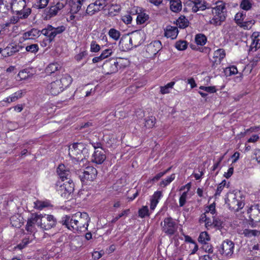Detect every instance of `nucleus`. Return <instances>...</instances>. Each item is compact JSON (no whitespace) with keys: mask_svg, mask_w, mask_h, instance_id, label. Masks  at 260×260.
I'll use <instances>...</instances> for the list:
<instances>
[{"mask_svg":"<svg viewBox=\"0 0 260 260\" xmlns=\"http://www.w3.org/2000/svg\"><path fill=\"white\" fill-rule=\"evenodd\" d=\"M120 35L121 34L120 31L114 28L110 29L108 31V35L109 37L115 41L119 40Z\"/></svg>","mask_w":260,"mask_h":260,"instance_id":"c9c22d12","label":"nucleus"},{"mask_svg":"<svg viewBox=\"0 0 260 260\" xmlns=\"http://www.w3.org/2000/svg\"><path fill=\"white\" fill-rule=\"evenodd\" d=\"M195 41L198 45L203 46L206 44L207 42V38L203 34H197L195 37Z\"/></svg>","mask_w":260,"mask_h":260,"instance_id":"e433bc0d","label":"nucleus"},{"mask_svg":"<svg viewBox=\"0 0 260 260\" xmlns=\"http://www.w3.org/2000/svg\"><path fill=\"white\" fill-rule=\"evenodd\" d=\"M101 49L100 46L96 43L95 41H92L90 45V51L92 52H97Z\"/></svg>","mask_w":260,"mask_h":260,"instance_id":"bf43d9fd","label":"nucleus"},{"mask_svg":"<svg viewBox=\"0 0 260 260\" xmlns=\"http://www.w3.org/2000/svg\"><path fill=\"white\" fill-rule=\"evenodd\" d=\"M225 56V52L224 49H218L215 51L213 54V58L214 60H213L212 66L216 67L217 65L220 64L221 60Z\"/></svg>","mask_w":260,"mask_h":260,"instance_id":"4be33fe9","label":"nucleus"},{"mask_svg":"<svg viewBox=\"0 0 260 260\" xmlns=\"http://www.w3.org/2000/svg\"><path fill=\"white\" fill-rule=\"evenodd\" d=\"M130 212L129 209H126L122 211V213L119 214L117 216L114 217L112 220L111 223H113L117 221L120 218L122 217L124 215H127Z\"/></svg>","mask_w":260,"mask_h":260,"instance_id":"4d7b16f0","label":"nucleus"},{"mask_svg":"<svg viewBox=\"0 0 260 260\" xmlns=\"http://www.w3.org/2000/svg\"><path fill=\"white\" fill-rule=\"evenodd\" d=\"M231 198V199H227L225 201L231 210L238 211L240 209L243 208L244 203L237 200L235 194H232Z\"/></svg>","mask_w":260,"mask_h":260,"instance_id":"f8f14e48","label":"nucleus"},{"mask_svg":"<svg viewBox=\"0 0 260 260\" xmlns=\"http://www.w3.org/2000/svg\"><path fill=\"white\" fill-rule=\"evenodd\" d=\"M224 72L226 76H231L236 74L238 73V70L235 66H233L226 68L224 70Z\"/></svg>","mask_w":260,"mask_h":260,"instance_id":"603ef678","label":"nucleus"},{"mask_svg":"<svg viewBox=\"0 0 260 260\" xmlns=\"http://www.w3.org/2000/svg\"><path fill=\"white\" fill-rule=\"evenodd\" d=\"M65 30L66 27L63 25L54 27L48 24L46 27L41 30V34L47 37L46 41L50 44L54 41V38L57 35L61 34Z\"/></svg>","mask_w":260,"mask_h":260,"instance_id":"423d86ee","label":"nucleus"},{"mask_svg":"<svg viewBox=\"0 0 260 260\" xmlns=\"http://www.w3.org/2000/svg\"><path fill=\"white\" fill-rule=\"evenodd\" d=\"M40 227L43 230H49L57 226L56 219L52 215L40 214Z\"/></svg>","mask_w":260,"mask_h":260,"instance_id":"0eeeda50","label":"nucleus"},{"mask_svg":"<svg viewBox=\"0 0 260 260\" xmlns=\"http://www.w3.org/2000/svg\"><path fill=\"white\" fill-rule=\"evenodd\" d=\"M94 3L96 7L100 9V11L105 7V0H96Z\"/></svg>","mask_w":260,"mask_h":260,"instance_id":"0e129e2a","label":"nucleus"},{"mask_svg":"<svg viewBox=\"0 0 260 260\" xmlns=\"http://www.w3.org/2000/svg\"><path fill=\"white\" fill-rule=\"evenodd\" d=\"M170 9L174 12L177 13L182 9V3L180 0H170Z\"/></svg>","mask_w":260,"mask_h":260,"instance_id":"c85d7f7f","label":"nucleus"},{"mask_svg":"<svg viewBox=\"0 0 260 260\" xmlns=\"http://www.w3.org/2000/svg\"><path fill=\"white\" fill-rule=\"evenodd\" d=\"M22 47L21 45H15L11 47H7L4 51L7 52V56H10L13 55L15 53L19 52Z\"/></svg>","mask_w":260,"mask_h":260,"instance_id":"c756f323","label":"nucleus"},{"mask_svg":"<svg viewBox=\"0 0 260 260\" xmlns=\"http://www.w3.org/2000/svg\"><path fill=\"white\" fill-rule=\"evenodd\" d=\"M187 47V42L185 41L180 40L176 42L175 44V47L178 50H184Z\"/></svg>","mask_w":260,"mask_h":260,"instance_id":"8fccbe9b","label":"nucleus"},{"mask_svg":"<svg viewBox=\"0 0 260 260\" xmlns=\"http://www.w3.org/2000/svg\"><path fill=\"white\" fill-rule=\"evenodd\" d=\"M162 231L166 234L172 236L177 230V224L171 217H166L164 219V224L161 223Z\"/></svg>","mask_w":260,"mask_h":260,"instance_id":"9d476101","label":"nucleus"},{"mask_svg":"<svg viewBox=\"0 0 260 260\" xmlns=\"http://www.w3.org/2000/svg\"><path fill=\"white\" fill-rule=\"evenodd\" d=\"M90 144H91L95 150H96V149L98 148H101L102 150H103V144L100 142H94L93 141H90Z\"/></svg>","mask_w":260,"mask_h":260,"instance_id":"338daca9","label":"nucleus"},{"mask_svg":"<svg viewBox=\"0 0 260 260\" xmlns=\"http://www.w3.org/2000/svg\"><path fill=\"white\" fill-rule=\"evenodd\" d=\"M25 50L27 52H30L31 53H36L39 50V46L38 44H31L26 46Z\"/></svg>","mask_w":260,"mask_h":260,"instance_id":"6e6d98bb","label":"nucleus"},{"mask_svg":"<svg viewBox=\"0 0 260 260\" xmlns=\"http://www.w3.org/2000/svg\"><path fill=\"white\" fill-rule=\"evenodd\" d=\"M29 242L30 241L28 238H24L22 239V241L15 247V248H18L21 250L25 247Z\"/></svg>","mask_w":260,"mask_h":260,"instance_id":"5fc2aeb1","label":"nucleus"},{"mask_svg":"<svg viewBox=\"0 0 260 260\" xmlns=\"http://www.w3.org/2000/svg\"><path fill=\"white\" fill-rule=\"evenodd\" d=\"M252 42L250 46L251 50L253 48L256 51L258 48H260V32H254L251 35Z\"/></svg>","mask_w":260,"mask_h":260,"instance_id":"393cba45","label":"nucleus"},{"mask_svg":"<svg viewBox=\"0 0 260 260\" xmlns=\"http://www.w3.org/2000/svg\"><path fill=\"white\" fill-rule=\"evenodd\" d=\"M175 82L172 81L164 86H160V93L163 94L169 93V89L172 88Z\"/></svg>","mask_w":260,"mask_h":260,"instance_id":"37998d69","label":"nucleus"},{"mask_svg":"<svg viewBox=\"0 0 260 260\" xmlns=\"http://www.w3.org/2000/svg\"><path fill=\"white\" fill-rule=\"evenodd\" d=\"M164 176L163 173L162 172H160L157 174L154 177L152 178H150L148 180V182L150 183H153L157 181L159 179Z\"/></svg>","mask_w":260,"mask_h":260,"instance_id":"680f3d73","label":"nucleus"},{"mask_svg":"<svg viewBox=\"0 0 260 260\" xmlns=\"http://www.w3.org/2000/svg\"><path fill=\"white\" fill-rule=\"evenodd\" d=\"M259 131H260V126H252L246 129L244 132H241L240 135H241L242 137H244L247 134H249L254 132H258Z\"/></svg>","mask_w":260,"mask_h":260,"instance_id":"864d4df0","label":"nucleus"},{"mask_svg":"<svg viewBox=\"0 0 260 260\" xmlns=\"http://www.w3.org/2000/svg\"><path fill=\"white\" fill-rule=\"evenodd\" d=\"M216 5L212 9V13L214 17L210 21V23L216 26L221 25L222 22L225 20L226 11L225 4L223 2L218 1L216 2Z\"/></svg>","mask_w":260,"mask_h":260,"instance_id":"f03ea898","label":"nucleus"},{"mask_svg":"<svg viewBox=\"0 0 260 260\" xmlns=\"http://www.w3.org/2000/svg\"><path fill=\"white\" fill-rule=\"evenodd\" d=\"M55 185L56 190L60 192L61 196L63 197H66L67 195H70L74 190V183L71 179H69L63 184H60L59 182H57Z\"/></svg>","mask_w":260,"mask_h":260,"instance_id":"1a4fd4ad","label":"nucleus"},{"mask_svg":"<svg viewBox=\"0 0 260 260\" xmlns=\"http://www.w3.org/2000/svg\"><path fill=\"white\" fill-rule=\"evenodd\" d=\"M88 55V52L87 51H83L80 52L79 54L76 55L75 56V58L76 60L79 61L81 59H82L84 57Z\"/></svg>","mask_w":260,"mask_h":260,"instance_id":"052dcab7","label":"nucleus"},{"mask_svg":"<svg viewBox=\"0 0 260 260\" xmlns=\"http://www.w3.org/2000/svg\"><path fill=\"white\" fill-rule=\"evenodd\" d=\"M202 248L206 252L209 253H212L213 252V247L207 243L204 244Z\"/></svg>","mask_w":260,"mask_h":260,"instance_id":"774afa93","label":"nucleus"},{"mask_svg":"<svg viewBox=\"0 0 260 260\" xmlns=\"http://www.w3.org/2000/svg\"><path fill=\"white\" fill-rule=\"evenodd\" d=\"M56 172L62 181L66 179H70L71 172L63 164H60L58 166Z\"/></svg>","mask_w":260,"mask_h":260,"instance_id":"a211bd4d","label":"nucleus"},{"mask_svg":"<svg viewBox=\"0 0 260 260\" xmlns=\"http://www.w3.org/2000/svg\"><path fill=\"white\" fill-rule=\"evenodd\" d=\"M112 53V50L110 49H107L104 50L101 54L103 57L105 59L110 56Z\"/></svg>","mask_w":260,"mask_h":260,"instance_id":"69168bd1","label":"nucleus"},{"mask_svg":"<svg viewBox=\"0 0 260 260\" xmlns=\"http://www.w3.org/2000/svg\"><path fill=\"white\" fill-rule=\"evenodd\" d=\"M149 15L144 13H139L137 17V23L138 24H142L144 23L147 20H148Z\"/></svg>","mask_w":260,"mask_h":260,"instance_id":"4c0bfd02","label":"nucleus"},{"mask_svg":"<svg viewBox=\"0 0 260 260\" xmlns=\"http://www.w3.org/2000/svg\"><path fill=\"white\" fill-rule=\"evenodd\" d=\"M250 210L251 213L249 216L250 222L249 224L252 227H255L256 223L260 222V205L254 204L250 207Z\"/></svg>","mask_w":260,"mask_h":260,"instance_id":"9b49d317","label":"nucleus"},{"mask_svg":"<svg viewBox=\"0 0 260 260\" xmlns=\"http://www.w3.org/2000/svg\"><path fill=\"white\" fill-rule=\"evenodd\" d=\"M88 149L86 148V145L83 143H74L69 147V155L78 161L83 160L88 156Z\"/></svg>","mask_w":260,"mask_h":260,"instance_id":"7ed1b4c3","label":"nucleus"},{"mask_svg":"<svg viewBox=\"0 0 260 260\" xmlns=\"http://www.w3.org/2000/svg\"><path fill=\"white\" fill-rule=\"evenodd\" d=\"M138 214L139 216L142 218H144L146 216H149V213L148 206H143L141 209L139 210Z\"/></svg>","mask_w":260,"mask_h":260,"instance_id":"49530a36","label":"nucleus"},{"mask_svg":"<svg viewBox=\"0 0 260 260\" xmlns=\"http://www.w3.org/2000/svg\"><path fill=\"white\" fill-rule=\"evenodd\" d=\"M118 62L115 59L106 60L103 64V68L107 71V74H111L116 73L118 69Z\"/></svg>","mask_w":260,"mask_h":260,"instance_id":"dca6fc26","label":"nucleus"},{"mask_svg":"<svg viewBox=\"0 0 260 260\" xmlns=\"http://www.w3.org/2000/svg\"><path fill=\"white\" fill-rule=\"evenodd\" d=\"M187 196V191H185L182 193L179 198V206L183 207L186 202V198Z\"/></svg>","mask_w":260,"mask_h":260,"instance_id":"13d9d810","label":"nucleus"},{"mask_svg":"<svg viewBox=\"0 0 260 260\" xmlns=\"http://www.w3.org/2000/svg\"><path fill=\"white\" fill-rule=\"evenodd\" d=\"M243 234L247 238H251L253 236H258L260 235V231L256 230H250L246 229L243 230Z\"/></svg>","mask_w":260,"mask_h":260,"instance_id":"473e14b6","label":"nucleus"},{"mask_svg":"<svg viewBox=\"0 0 260 260\" xmlns=\"http://www.w3.org/2000/svg\"><path fill=\"white\" fill-rule=\"evenodd\" d=\"M189 21L184 16H181L177 20L176 24L180 28H184L188 26Z\"/></svg>","mask_w":260,"mask_h":260,"instance_id":"2f4dec72","label":"nucleus"},{"mask_svg":"<svg viewBox=\"0 0 260 260\" xmlns=\"http://www.w3.org/2000/svg\"><path fill=\"white\" fill-rule=\"evenodd\" d=\"M162 48L161 43L160 41H154L148 44L146 48V51L150 55H156Z\"/></svg>","mask_w":260,"mask_h":260,"instance_id":"f3484780","label":"nucleus"},{"mask_svg":"<svg viewBox=\"0 0 260 260\" xmlns=\"http://www.w3.org/2000/svg\"><path fill=\"white\" fill-rule=\"evenodd\" d=\"M64 7L62 3H57L56 5L51 6L49 9H46L44 14L45 15V18L47 20L56 16L59 10H60Z\"/></svg>","mask_w":260,"mask_h":260,"instance_id":"4468645a","label":"nucleus"},{"mask_svg":"<svg viewBox=\"0 0 260 260\" xmlns=\"http://www.w3.org/2000/svg\"><path fill=\"white\" fill-rule=\"evenodd\" d=\"M82 3H76L71 2V11L73 14H76L79 11L82 6Z\"/></svg>","mask_w":260,"mask_h":260,"instance_id":"09e8293b","label":"nucleus"},{"mask_svg":"<svg viewBox=\"0 0 260 260\" xmlns=\"http://www.w3.org/2000/svg\"><path fill=\"white\" fill-rule=\"evenodd\" d=\"M90 218L86 212H77L74 215V232H85L87 230Z\"/></svg>","mask_w":260,"mask_h":260,"instance_id":"20e7f679","label":"nucleus"},{"mask_svg":"<svg viewBox=\"0 0 260 260\" xmlns=\"http://www.w3.org/2000/svg\"><path fill=\"white\" fill-rule=\"evenodd\" d=\"M215 203H213L212 204H210L208 207V210L206 211V213L210 212L212 214H214L216 212V209H215Z\"/></svg>","mask_w":260,"mask_h":260,"instance_id":"e2e57ef3","label":"nucleus"},{"mask_svg":"<svg viewBox=\"0 0 260 260\" xmlns=\"http://www.w3.org/2000/svg\"><path fill=\"white\" fill-rule=\"evenodd\" d=\"M210 240V237L207 232H201L198 238L199 242L205 244H206V242Z\"/></svg>","mask_w":260,"mask_h":260,"instance_id":"ea45409f","label":"nucleus"},{"mask_svg":"<svg viewBox=\"0 0 260 260\" xmlns=\"http://www.w3.org/2000/svg\"><path fill=\"white\" fill-rule=\"evenodd\" d=\"M49 0H37V3L33 5L37 9L45 8L48 4Z\"/></svg>","mask_w":260,"mask_h":260,"instance_id":"de8ad7c7","label":"nucleus"},{"mask_svg":"<svg viewBox=\"0 0 260 260\" xmlns=\"http://www.w3.org/2000/svg\"><path fill=\"white\" fill-rule=\"evenodd\" d=\"M141 38V35L140 33L138 31H136L135 32H133V38L129 37V38H125L124 39H121L119 41V45H120V44L123 45L124 41L128 42L129 44H126L125 49H129L133 47V39H134L135 41L136 40H137Z\"/></svg>","mask_w":260,"mask_h":260,"instance_id":"5701e85b","label":"nucleus"},{"mask_svg":"<svg viewBox=\"0 0 260 260\" xmlns=\"http://www.w3.org/2000/svg\"><path fill=\"white\" fill-rule=\"evenodd\" d=\"M40 215H35L34 217L29 218L27 220L25 229L27 231L32 232L34 230L35 225L40 227Z\"/></svg>","mask_w":260,"mask_h":260,"instance_id":"6ab92c4d","label":"nucleus"},{"mask_svg":"<svg viewBox=\"0 0 260 260\" xmlns=\"http://www.w3.org/2000/svg\"><path fill=\"white\" fill-rule=\"evenodd\" d=\"M72 82V77L66 74L62 75L60 79L53 81L48 85L47 90L51 94L57 95L67 88Z\"/></svg>","mask_w":260,"mask_h":260,"instance_id":"f257e3e1","label":"nucleus"},{"mask_svg":"<svg viewBox=\"0 0 260 260\" xmlns=\"http://www.w3.org/2000/svg\"><path fill=\"white\" fill-rule=\"evenodd\" d=\"M178 34V28L176 26L168 25L165 29V36L172 39H175Z\"/></svg>","mask_w":260,"mask_h":260,"instance_id":"b1692460","label":"nucleus"},{"mask_svg":"<svg viewBox=\"0 0 260 260\" xmlns=\"http://www.w3.org/2000/svg\"><path fill=\"white\" fill-rule=\"evenodd\" d=\"M73 220L74 215L72 216L65 215L62 216L58 221L57 227L58 228V225L61 224L62 226L74 232Z\"/></svg>","mask_w":260,"mask_h":260,"instance_id":"2eb2a0df","label":"nucleus"},{"mask_svg":"<svg viewBox=\"0 0 260 260\" xmlns=\"http://www.w3.org/2000/svg\"><path fill=\"white\" fill-rule=\"evenodd\" d=\"M213 227L218 230H220L223 228V221L219 217H213Z\"/></svg>","mask_w":260,"mask_h":260,"instance_id":"a18cd8bd","label":"nucleus"},{"mask_svg":"<svg viewBox=\"0 0 260 260\" xmlns=\"http://www.w3.org/2000/svg\"><path fill=\"white\" fill-rule=\"evenodd\" d=\"M98 171L93 167L88 166L79 174V178L83 183L87 184L93 181L96 177Z\"/></svg>","mask_w":260,"mask_h":260,"instance_id":"6e6552de","label":"nucleus"},{"mask_svg":"<svg viewBox=\"0 0 260 260\" xmlns=\"http://www.w3.org/2000/svg\"><path fill=\"white\" fill-rule=\"evenodd\" d=\"M245 18L246 13L244 12H240L236 14L234 20L236 24L238 26H240L244 21Z\"/></svg>","mask_w":260,"mask_h":260,"instance_id":"72a5a7b5","label":"nucleus"},{"mask_svg":"<svg viewBox=\"0 0 260 260\" xmlns=\"http://www.w3.org/2000/svg\"><path fill=\"white\" fill-rule=\"evenodd\" d=\"M175 178V174H172L170 176L168 177L165 179L162 180L159 183V185L161 187H165L169 185L171 182H172Z\"/></svg>","mask_w":260,"mask_h":260,"instance_id":"a19ab883","label":"nucleus"},{"mask_svg":"<svg viewBox=\"0 0 260 260\" xmlns=\"http://www.w3.org/2000/svg\"><path fill=\"white\" fill-rule=\"evenodd\" d=\"M252 4L250 0H242L240 7V8L245 11H248L252 8Z\"/></svg>","mask_w":260,"mask_h":260,"instance_id":"c03bdc74","label":"nucleus"},{"mask_svg":"<svg viewBox=\"0 0 260 260\" xmlns=\"http://www.w3.org/2000/svg\"><path fill=\"white\" fill-rule=\"evenodd\" d=\"M99 11H100V9L98 8L93 3L88 6L86 10V14L89 16H92Z\"/></svg>","mask_w":260,"mask_h":260,"instance_id":"f704fd0d","label":"nucleus"},{"mask_svg":"<svg viewBox=\"0 0 260 260\" xmlns=\"http://www.w3.org/2000/svg\"><path fill=\"white\" fill-rule=\"evenodd\" d=\"M11 9L20 19L26 18L31 13L29 8H26V0H12Z\"/></svg>","mask_w":260,"mask_h":260,"instance_id":"39448f33","label":"nucleus"},{"mask_svg":"<svg viewBox=\"0 0 260 260\" xmlns=\"http://www.w3.org/2000/svg\"><path fill=\"white\" fill-rule=\"evenodd\" d=\"M190 3L193 4L192 7V12L196 13L199 10L203 11L206 9H209V7L206 5L205 0H189Z\"/></svg>","mask_w":260,"mask_h":260,"instance_id":"412c9836","label":"nucleus"},{"mask_svg":"<svg viewBox=\"0 0 260 260\" xmlns=\"http://www.w3.org/2000/svg\"><path fill=\"white\" fill-rule=\"evenodd\" d=\"M156 122V119L154 116H149L146 118L145 126L148 128H152Z\"/></svg>","mask_w":260,"mask_h":260,"instance_id":"79ce46f5","label":"nucleus"},{"mask_svg":"<svg viewBox=\"0 0 260 260\" xmlns=\"http://www.w3.org/2000/svg\"><path fill=\"white\" fill-rule=\"evenodd\" d=\"M51 204L49 201H37L35 203V207L39 210H42L45 207L51 206Z\"/></svg>","mask_w":260,"mask_h":260,"instance_id":"58836bf2","label":"nucleus"},{"mask_svg":"<svg viewBox=\"0 0 260 260\" xmlns=\"http://www.w3.org/2000/svg\"><path fill=\"white\" fill-rule=\"evenodd\" d=\"M23 95V90H20L13 93L10 96L6 98V100H4V101L10 103L11 102H15L19 99L22 98Z\"/></svg>","mask_w":260,"mask_h":260,"instance_id":"cd10ccee","label":"nucleus"},{"mask_svg":"<svg viewBox=\"0 0 260 260\" xmlns=\"http://www.w3.org/2000/svg\"><path fill=\"white\" fill-rule=\"evenodd\" d=\"M161 196L162 192L160 191H156L154 193L150 199V209L152 210L155 208Z\"/></svg>","mask_w":260,"mask_h":260,"instance_id":"a878e982","label":"nucleus"},{"mask_svg":"<svg viewBox=\"0 0 260 260\" xmlns=\"http://www.w3.org/2000/svg\"><path fill=\"white\" fill-rule=\"evenodd\" d=\"M255 21L251 19L248 21H244L239 26L244 28V29H249L251 28L252 25L254 24Z\"/></svg>","mask_w":260,"mask_h":260,"instance_id":"3c124183","label":"nucleus"},{"mask_svg":"<svg viewBox=\"0 0 260 260\" xmlns=\"http://www.w3.org/2000/svg\"><path fill=\"white\" fill-rule=\"evenodd\" d=\"M61 68L60 64L57 62L50 63L46 68L45 72L47 74H52L59 71Z\"/></svg>","mask_w":260,"mask_h":260,"instance_id":"bb28decb","label":"nucleus"},{"mask_svg":"<svg viewBox=\"0 0 260 260\" xmlns=\"http://www.w3.org/2000/svg\"><path fill=\"white\" fill-rule=\"evenodd\" d=\"M234 243L230 240L224 241L221 245L219 252L221 254H224L226 256H231L234 251Z\"/></svg>","mask_w":260,"mask_h":260,"instance_id":"ddd939ff","label":"nucleus"},{"mask_svg":"<svg viewBox=\"0 0 260 260\" xmlns=\"http://www.w3.org/2000/svg\"><path fill=\"white\" fill-rule=\"evenodd\" d=\"M41 31L36 28H32L30 30L28 31L24 34V37L26 39H33L34 37H38L40 36Z\"/></svg>","mask_w":260,"mask_h":260,"instance_id":"7c9ffc66","label":"nucleus"},{"mask_svg":"<svg viewBox=\"0 0 260 260\" xmlns=\"http://www.w3.org/2000/svg\"><path fill=\"white\" fill-rule=\"evenodd\" d=\"M106 156L105 151L102 150H95L92 154L91 161L98 165L102 164L105 160Z\"/></svg>","mask_w":260,"mask_h":260,"instance_id":"aec40b11","label":"nucleus"}]
</instances>
